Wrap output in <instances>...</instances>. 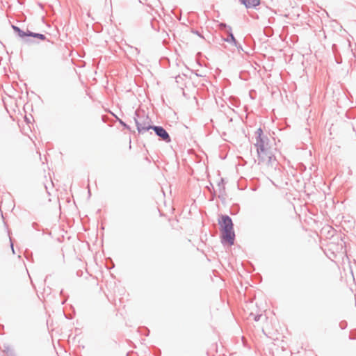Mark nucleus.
<instances>
[{
  "label": "nucleus",
  "mask_w": 356,
  "mask_h": 356,
  "mask_svg": "<svg viewBox=\"0 0 356 356\" xmlns=\"http://www.w3.org/2000/svg\"><path fill=\"white\" fill-rule=\"evenodd\" d=\"M218 223L222 243L229 246L232 245L234 243L235 234L231 218L227 216H222Z\"/></svg>",
  "instance_id": "obj_1"
},
{
  "label": "nucleus",
  "mask_w": 356,
  "mask_h": 356,
  "mask_svg": "<svg viewBox=\"0 0 356 356\" xmlns=\"http://www.w3.org/2000/svg\"><path fill=\"white\" fill-rule=\"evenodd\" d=\"M259 141L257 142V152L259 158L261 161H266L267 159L268 161L271 159V152L265 147L264 142L261 138L262 130L259 129L258 131Z\"/></svg>",
  "instance_id": "obj_2"
},
{
  "label": "nucleus",
  "mask_w": 356,
  "mask_h": 356,
  "mask_svg": "<svg viewBox=\"0 0 356 356\" xmlns=\"http://www.w3.org/2000/svg\"><path fill=\"white\" fill-rule=\"evenodd\" d=\"M147 129H153L156 134L166 142L170 141V138L166 131L161 127H149Z\"/></svg>",
  "instance_id": "obj_3"
},
{
  "label": "nucleus",
  "mask_w": 356,
  "mask_h": 356,
  "mask_svg": "<svg viewBox=\"0 0 356 356\" xmlns=\"http://www.w3.org/2000/svg\"><path fill=\"white\" fill-rule=\"evenodd\" d=\"M231 38H232V40H235V39H234V36H233V35H232V34H231Z\"/></svg>",
  "instance_id": "obj_8"
},
{
  "label": "nucleus",
  "mask_w": 356,
  "mask_h": 356,
  "mask_svg": "<svg viewBox=\"0 0 356 356\" xmlns=\"http://www.w3.org/2000/svg\"><path fill=\"white\" fill-rule=\"evenodd\" d=\"M145 128H144V127L140 128V127L138 125V131H139V132H141V131H143V130H145Z\"/></svg>",
  "instance_id": "obj_7"
},
{
  "label": "nucleus",
  "mask_w": 356,
  "mask_h": 356,
  "mask_svg": "<svg viewBox=\"0 0 356 356\" xmlns=\"http://www.w3.org/2000/svg\"><path fill=\"white\" fill-rule=\"evenodd\" d=\"M33 37L34 38H39L42 40H44L45 39V36L42 34H38V33H32V35Z\"/></svg>",
  "instance_id": "obj_6"
},
{
  "label": "nucleus",
  "mask_w": 356,
  "mask_h": 356,
  "mask_svg": "<svg viewBox=\"0 0 356 356\" xmlns=\"http://www.w3.org/2000/svg\"><path fill=\"white\" fill-rule=\"evenodd\" d=\"M241 3L245 6L246 8H253L258 6L260 3L259 0H241Z\"/></svg>",
  "instance_id": "obj_4"
},
{
  "label": "nucleus",
  "mask_w": 356,
  "mask_h": 356,
  "mask_svg": "<svg viewBox=\"0 0 356 356\" xmlns=\"http://www.w3.org/2000/svg\"><path fill=\"white\" fill-rule=\"evenodd\" d=\"M13 29L18 33L19 36L21 38L32 35V32H31L29 31L24 32V31H22L19 28H18L17 26H13Z\"/></svg>",
  "instance_id": "obj_5"
}]
</instances>
